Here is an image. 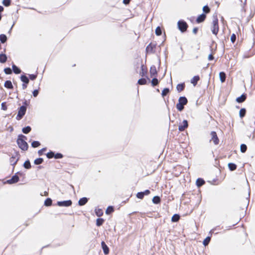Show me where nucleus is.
<instances>
[{"label": "nucleus", "instance_id": "nucleus-1", "mask_svg": "<svg viewBox=\"0 0 255 255\" xmlns=\"http://www.w3.org/2000/svg\"><path fill=\"white\" fill-rule=\"evenodd\" d=\"M26 137L22 134L19 135L17 139V143L19 147L22 150H27L28 149V144L25 141Z\"/></svg>", "mask_w": 255, "mask_h": 255}, {"label": "nucleus", "instance_id": "nucleus-2", "mask_svg": "<svg viewBox=\"0 0 255 255\" xmlns=\"http://www.w3.org/2000/svg\"><path fill=\"white\" fill-rule=\"evenodd\" d=\"M178 103L176 105V108L179 111H182L184 109V106L187 103V99L185 97H181L178 100Z\"/></svg>", "mask_w": 255, "mask_h": 255}, {"label": "nucleus", "instance_id": "nucleus-3", "mask_svg": "<svg viewBox=\"0 0 255 255\" xmlns=\"http://www.w3.org/2000/svg\"><path fill=\"white\" fill-rule=\"evenodd\" d=\"M211 29L213 34L216 35L218 34L219 31V25L218 19L216 16L214 17Z\"/></svg>", "mask_w": 255, "mask_h": 255}, {"label": "nucleus", "instance_id": "nucleus-4", "mask_svg": "<svg viewBox=\"0 0 255 255\" xmlns=\"http://www.w3.org/2000/svg\"><path fill=\"white\" fill-rule=\"evenodd\" d=\"M177 25L179 29L182 32H184L186 31L188 27V25L185 21L183 20H179L177 23Z\"/></svg>", "mask_w": 255, "mask_h": 255}, {"label": "nucleus", "instance_id": "nucleus-5", "mask_svg": "<svg viewBox=\"0 0 255 255\" xmlns=\"http://www.w3.org/2000/svg\"><path fill=\"white\" fill-rule=\"evenodd\" d=\"M26 107L25 106H22L21 107H20V108L19 109V110L18 112V114L16 118V119L17 120H21L22 118V117H23V116L25 115V114L26 113Z\"/></svg>", "mask_w": 255, "mask_h": 255}, {"label": "nucleus", "instance_id": "nucleus-6", "mask_svg": "<svg viewBox=\"0 0 255 255\" xmlns=\"http://www.w3.org/2000/svg\"><path fill=\"white\" fill-rule=\"evenodd\" d=\"M211 139L210 141L213 140L215 144H218L219 143V140L217 136V133L215 131H212L211 132Z\"/></svg>", "mask_w": 255, "mask_h": 255}, {"label": "nucleus", "instance_id": "nucleus-7", "mask_svg": "<svg viewBox=\"0 0 255 255\" xmlns=\"http://www.w3.org/2000/svg\"><path fill=\"white\" fill-rule=\"evenodd\" d=\"M72 201L70 200L63 201H58L57 202V205L59 206H64V207H69L72 205Z\"/></svg>", "mask_w": 255, "mask_h": 255}, {"label": "nucleus", "instance_id": "nucleus-8", "mask_svg": "<svg viewBox=\"0 0 255 255\" xmlns=\"http://www.w3.org/2000/svg\"><path fill=\"white\" fill-rule=\"evenodd\" d=\"M18 180H19V177L17 175H15L13 176L11 179L7 180V183H8V184H13V183L17 182Z\"/></svg>", "mask_w": 255, "mask_h": 255}, {"label": "nucleus", "instance_id": "nucleus-9", "mask_svg": "<svg viewBox=\"0 0 255 255\" xmlns=\"http://www.w3.org/2000/svg\"><path fill=\"white\" fill-rule=\"evenodd\" d=\"M188 127V122L186 120H184L183 125L179 126L178 129L180 131H183L186 128Z\"/></svg>", "mask_w": 255, "mask_h": 255}, {"label": "nucleus", "instance_id": "nucleus-10", "mask_svg": "<svg viewBox=\"0 0 255 255\" xmlns=\"http://www.w3.org/2000/svg\"><path fill=\"white\" fill-rule=\"evenodd\" d=\"M18 160V158L17 156L16 155L15 156H12L10 158V163L12 165H14L17 163Z\"/></svg>", "mask_w": 255, "mask_h": 255}, {"label": "nucleus", "instance_id": "nucleus-11", "mask_svg": "<svg viewBox=\"0 0 255 255\" xmlns=\"http://www.w3.org/2000/svg\"><path fill=\"white\" fill-rule=\"evenodd\" d=\"M101 245L102 247V249L103 250L104 253L105 255H107L109 253V250L108 246L106 245L104 242H102L101 243Z\"/></svg>", "mask_w": 255, "mask_h": 255}, {"label": "nucleus", "instance_id": "nucleus-12", "mask_svg": "<svg viewBox=\"0 0 255 255\" xmlns=\"http://www.w3.org/2000/svg\"><path fill=\"white\" fill-rule=\"evenodd\" d=\"M206 15L204 13H202L200 14L199 16H198L196 19V21L197 23H201L204 21V20L206 18Z\"/></svg>", "mask_w": 255, "mask_h": 255}, {"label": "nucleus", "instance_id": "nucleus-13", "mask_svg": "<svg viewBox=\"0 0 255 255\" xmlns=\"http://www.w3.org/2000/svg\"><path fill=\"white\" fill-rule=\"evenodd\" d=\"M200 80V77L198 76H194L191 80V83L195 86L196 85L198 81Z\"/></svg>", "mask_w": 255, "mask_h": 255}, {"label": "nucleus", "instance_id": "nucleus-14", "mask_svg": "<svg viewBox=\"0 0 255 255\" xmlns=\"http://www.w3.org/2000/svg\"><path fill=\"white\" fill-rule=\"evenodd\" d=\"M246 99V95L245 94L242 95L240 97H238L236 99V101L238 103H242Z\"/></svg>", "mask_w": 255, "mask_h": 255}, {"label": "nucleus", "instance_id": "nucleus-15", "mask_svg": "<svg viewBox=\"0 0 255 255\" xmlns=\"http://www.w3.org/2000/svg\"><path fill=\"white\" fill-rule=\"evenodd\" d=\"M88 202V199L86 197H83L81 198L79 201L78 203L80 206H83L86 204V203Z\"/></svg>", "mask_w": 255, "mask_h": 255}, {"label": "nucleus", "instance_id": "nucleus-16", "mask_svg": "<svg viewBox=\"0 0 255 255\" xmlns=\"http://www.w3.org/2000/svg\"><path fill=\"white\" fill-rule=\"evenodd\" d=\"M156 69L155 66H152L150 69V73L151 77L155 76L156 74Z\"/></svg>", "mask_w": 255, "mask_h": 255}, {"label": "nucleus", "instance_id": "nucleus-17", "mask_svg": "<svg viewBox=\"0 0 255 255\" xmlns=\"http://www.w3.org/2000/svg\"><path fill=\"white\" fill-rule=\"evenodd\" d=\"M7 56L5 54L1 53L0 54V62L4 63L6 61Z\"/></svg>", "mask_w": 255, "mask_h": 255}, {"label": "nucleus", "instance_id": "nucleus-18", "mask_svg": "<svg viewBox=\"0 0 255 255\" xmlns=\"http://www.w3.org/2000/svg\"><path fill=\"white\" fill-rule=\"evenodd\" d=\"M219 77L220 81H221L222 83H223L225 81L226 76L224 72H221L219 73Z\"/></svg>", "mask_w": 255, "mask_h": 255}, {"label": "nucleus", "instance_id": "nucleus-19", "mask_svg": "<svg viewBox=\"0 0 255 255\" xmlns=\"http://www.w3.org/2000/svg\"><path fill=\"white\" fill-rule=\"evenodd\" d=\"M4 87L8 89H12L13 86L10 81H6L4 83Z\"/></svg>", "mask_w": 255, "mask_h": 255}, {"label": "nucleus", "instance_id": "nucleus-20", "mask_svg": "<svg viewBox=\"0 0 255 255\" xmlns=\"http://www.w3.org/2000/svg\"><path fill=\"white\" fill-rule=\"evenodd\" d=\"M12 68L14 73L17 74L21 72V70L14 64L12 65Z\"/></svg>", "mask_w": 255, "mask_h": 255}, {"label": "nucleus", "instance_id": "nucleus-21", "mask_svg": "<svg viewBox=\"0 0 255 255\" xmlns=\"http://www.w3.org/2000/svg\"><path fill=\"white\" fill-rule=\"evenodd\" d=\"M228 167L230 170L234 171L236 169L237 165L233 163H229L228 164Z\"/></svg>", "mask_w": 255, "mask_h": 255}, {"label": "nucleus", "instance_id": "nucleus-22", "mask_svg": "<svg viewBox=\"0 0 255 255\" xmlns=\"http://www.w3.org/2000/svg\"><path fill=\"white\" fill-rule=\"evenodd\" d=\"M7 40V37L5 34H1L0 35V41L1 43H4Z\"/></svg>", "mask_w": 255, "mask_h": 255}, {"label": "nucleus", "instance_id": "nucleus-23", "mask_svg": "<svg viewBox=\"0 0 255 255\" xmlns=\"http://www.w3.org/2000/svg\"><path fill=\"white\" fill-rule=\"evenodd\" d=\"M20 79L25 84H28L29 81L28 78L25 75H21Z\"/></svg>", "mask_w": 255, "mask_h": 255}, {"label": "nucleus", "instance_id": "nucleus-24", "mask_svg": "<svg viewBox=\"0 0 255 255\" xmlns=\"http://www.w3.org/2000/svg\"><path fill=\"white\" fill-rule=\"evenodd\" d=\"M205 183V181L202 179H200V178H198L197 180H196V184H197V186L198 187H200V186H201L202 185H203Z\"/></svg>", "mask_w": 255, "mask_h": 255}, {"label": "nucleus", "instance_id": "nucleus-25", "mask_svg": "<svg viewBox=\"0 0 255 255\" xmlns=\"http://www.w3.org/2000/svg\"><path fill=\"white\" fill-rule=\"evenodd\" d=\"M184 88V84H179L177 85L176 87L177 90L178 92H181L183 90Z\"/></svg>", "mask_w": 255, "mask_h": 255}, {"label": "nucleus", "instance_id": "nucleus-26", "mask_svg": "<svg viewBox=\"0 0 255 255\" xmlns=\"http://www.w3.org/2000/svg\"><path fill=\"white\" fill-rule=\"evenodd\" d=\"M95 213L97 216L100 217V216H102V215L103 214V212L102 209H95Z\"/></svg>", "mask_w": 255, "mask_h": 255}, {"label": "nucleus", "instance_id": "nucleus-27", "mask_svg": "<svg viewBox=\"0 0 255 255\" xmlns=\"http://www.w3.org/2000/svg\"><path fill=\"white\" fill-rule=\"evenodd\" d=\"M180 219V216L177 214L174 215L171 218V221L173 222H177Z\"/></svg>", "mask_w": 255, "mask_h": 255}, {"label": "nucleus", "instance_id": "nucleus-28", "mask_svg": "<svg viewBox=\"0 0 255 255\" xmlns=\"http://www.w3.org/2000/svg\"><path fill=\"white\" fill-rule=\"evenodd\" d=\"M22 132L24 133L27 134L29 133L31 130V128L29 126H27L22 128Z\"/></svg>", "mask_w": 255, "mask_h": 255}, {"label": "nucleus", "instance_id": "nucleus-29", "mask_svg": "<svg viewBox=\"0 0 255 255\" xmlns=\"http://www.w3.org/2000/svg\"><path fill=\"white\" fill-rule=\"evenodd\" d=\"M152 202L154 204H158L160 202V199L158 196H154L152 199Z\"/></svg>", "mask_w": 255, "mask_h": 255}, {"label": "nucleus", "instance_id": "nucleus-30", "mask_svg": "<svg viewBox=\"0 0 255 255\" xmlns=\"http://www.w3.org/2000/svg\"><path fill=\"white\" fill-rule=\"evenodd\" d=\"M104 219H102V218H98L96 220V225L97 226H101L103 223H104Z\"/></svg>", "mask_w": 255, "mask_h": 255}, {"label": "nucleus", "instance_id": "nucleus-31", "mask_svg": "<svg viewBox=\"0 0 255 255\" xmlns=\"http://www.w3.org/2000/svg\"><path fill=\"white\" fill-rule=\"evenodd\" d=\"M24 167L26 169H29L31 167V164L29 160H26L23 164Z\"/></svg>", "mask_w": 255, "mask_h": 255}, {"label": "nucleus", "instance_id": "nucleus-32", "mask_svg": "<svg viewBox=\"0 0 255 255\" xmlns=\"http://www.w3.org/2000/svg\"><path fill=\"white\" fill-rule=\"evenodd\" d=\"M52 201L50 198H47L44 202V205L46 206H50L52 204Z\"/></svg>", "mask_w": 255, "mask_h": 255}, {"label": "nucleus", "instance_id": "nucleus-33", "mask_svg": "<svg viewBox=\"0 0 255 255\" xmlns=\"http://www.w3.org/2000/svg\"><path fill=\"white\" fill-rule=\"evenodd\" d=\"M211 240V237H207L204 241H203V245L205 246H207L210 241Z\"/></svg>", "mask_w": 255, "mask_h": 255}, {"label": "nucleus", "instance_id": "nucleus-34", "mask_svg": "<svg viewBox=\"0 0 255 255\" xmlns=\"http://www.w3.org/2000/svg\"><path fill=\"white\" fill-rule=\"evenodd\" d=\"M247 149V145L245 144H242L240 146L241 151L244 153L246 151Z\"/></svg>", "mask_w": 255, "mask_h": 255}, {"label": "nucleus", "instance_id": "nucleus-35", "mask_svg": "<svg viewBox=\"0 0 255 255\" xmlns=\"http://www.w3.org/2000/svg\"><path fill=\"white\" fill-rule=\"evenodd\" d=\"M246 112V110L244 108L241 109L240 110L239 114H240V116L241 118H242L243 117H244L245 116Z\"/></svg>", "mask_w": 255, "mask_h": 255}, {"label": "nucleus", "instance_id": "nucleus-36", "mask_svg": "<svg viewBox=\"0 0 255 255\" xmlns=\"http://www.w3.org/2000/svg\"><path fill=\"white\" fill-rule=\"evenodd\" d=\"M43 160L42 158H38L34 160V164L36 165H39L42 163Z\"/></svg>", "mask_w": 255, "mask_h": 255}, {"label": "nucleus", "instance_id": "nucleus-37", "mask_svg": "<svg viewBox=\"0 0 255 255\" xmlns=\"http://www.w3.org/2000/svg\"><path fill=\"white\" fill-rule=\"evenodd\" d=\"M2 3L5 6H8L10 5L11 3V0H3Z\"/></svg>", "mask_w": 255, "mask_h": 255}, {"label": "nucleus", "instance_id": "nucleus-38", "mask_svg": "<svg viewBox=\"0 0 255 255\" xmlns=\"http://www.w3.org/2000/svg\"><path fill=\"white\" fill-rule=\"evenodd\" d=\"M114 211V208L112 206H109L108 207V208L107 209L106 211V213L107 214H109L111 213H112Z\"/></svg>", "mask_w": 255, "mask_h": 255}, {"label": "nucleus", "instance_id": "nucleus-39", "mask_svg": "<svg viewBox=\"0 0 255 255\" xmlns=\"http://www.w3.org/2000/svg\"><path fill=\"white\" fill-rule=\"evenodd\" d=\"M169 92V89L168 88H164L162 91V96L163 97L165 96Z\"/></svg>", "mask_w": 255, "mask_h": 255}, {"label": "nucleus", "instance_id": "nucleus-40", "mask_svg": "<svg viewBox=\"0 0 255 255\" xmlns=\"http://www.w3.org/2000/svg\"><path fill=\"white\" fill-rule=\"evenodd\" d=\"M146 83V80L144 78H141L138 80V83L139 85H144Z\"/></svg>", "mask_w": 255, "mask_h": 255}, {"label": "nucleus", "instance_id": "nucleus-41", "mask_svg": "<svg viewBox=\"0 0 255 255\" xmlns=\"http://www.w3.org/2000/svg\"><path fill=\"white\" fill-rule=\"evenodd\" d=\"M40 142L37 141H34L32 142L31 145L33 147H37L40 145Z\"/></svg>", "mask_w": 255, "mask_h": 255}, {"label": "nucleus", "instance_id": "nucleus-42", "mask_svg": "<svg viewBox=\"0 0 255 255\" xmlns=\"http://www.w3.org/2000/svg\"><path fill=\"white\" fill-rule=\"evenodd\" d=\"M162 31L160 27H157L155 29V34L159 36L161 34Z\"/></svg>", "mask_w": 255, "mask_h": 255}, {"label": "nucleus", "instance_id": "nucleus-43", "mask_svg": "<svg viewBox=\"0 0 255 255\" xmlns=\"http://www.w3.org/2000/svg\"><path fill=\"white\" fill-rule=\"evenodd\" d=\"M4 72L6 74H11L12 70L10 68H6L4 69Z\"/></svg>", "mask_w": 255, "mask_h": 255}, {"label": "nucleus", "instance_id": "nucleus-44", "mask_svg": "<svg viewBox=\"0 0 255 255\" xmlns=\"http://www.w3.org/2000/svg\"><path fill=\"white\" fill-rule=\"evenodd\" d=\"M154 46L152 44H149L147 47H146V50L147 52H149V51H151L152 50V48L153 47H154Z\"/></svg>", "mask_w": 255, "mask_h": 255}, {"label": "nucleus", "instance_id": "nucleus-45", "mask_svg": "<svg viewBox=\"0 0 255 255\" xmlns=\"http://www.w3.org/2000/svg\"><path fill=\"white\" fill-rule=\"evenodd\" d=\"M46 156L48 158H51L54 157V153L52 151H50L47 153Z\"/></svg>", "mask_w": 255, "mask_h": 255}, {"label": "nucleus", "instance_id": "nucleus-46", "mask_svg": "<svg viewBox=\"0 0 255 255\" xmlns=\"http://www.w3.org/2000/svg\"><path fill=\"white\" fill-rule=\"evenodd\" d=\"M203 10L206 13H208L210 12V9L207 5L204 6L203 7Z\"/></svg>", "mask_w": 255, "mask_h": 255}, {"label": "nucleus", "instance_id": "nucleus-47", "mask_svg": "<svg viewBox=\"0 0 255 255\" xmlns=\"http://www.w3.org/2000/svg\"><path fill=\"white\" fill-rule=\"evenodd\" d=\"M152 85L153 86H156L158 83V81L156 78H153L151 81Z\"/></svg>", "mask_w": 255, "mask_h": 255}, {"label": "nucleus", "instance_id": "nucleus-48", "mask_svg": "<svg viewBox=\"0 0 255 255\" xmlns=\"http://www.w3.org/2000/svg\"><path fill=\"white\" fill-rule=\"evenodd\" d=\"M136 197H137V198H138L139 199H142L144 197L143 192H138L137 194H136Z\"/></svg>", "mask_w": 255, "mask_h": 255}, {"label": "nucleus", "instance_id": "nucleus-49", "mask_svg": "<svg viewBox=\"0 0 255 255\" xmlns=\"http://www.w3.org/2000/svg\"><path fill=\"white\" fill-rule=\"evenodd\" d=\"M54 157L56 159H59V158H61L63 157V155L61 153H56V154H54Z\"/></svg>", "mask_w": 255, "mask_h": 255}, {"label": "nucleus", "instance_id": "nucleus-50", "mask_svg": "<svg viewBox=\"0 0 255 255\" xmlns=\"http://www.w3.org/2000/svg\"><path fill=\"white\" fill-rule=\"evenodd\" d=\"M236 36L235 34H233L231 36V41L234 43L235 40H236Z\"/></svg>", "mask_w": 255, "mask_h": 255}, {"label": "nucleus", "instance_id": "nucleus-51", "mask_svg": "<svg viewBox=\"0 0 255 255\" xmlns=\"http://www.w3.org/2000/svg\"><path fill=\"white\" fill-rule=\"evenodd\" d=\"M37 77L36 75L30 74L29 75V78L31 80H34Z\"/></svg>", "mask_w": 255, "mask_h": 255}, {"label": "nucleus", "instance_id": "nucleus-52", "mask_svg": "<svg viewBox=\"0 0 255 255\" xmlns=\"http://www.w3.org/2000/svg\"><path fill=\"white\" fill-rule=\"evenodd\" d=\"M46 149V148H43L42 149H41V150H39L38 152V154L39 155H41L43 153V152L45 151Z\"/></svg>", "mask_w": 255, "mask_h": 255}, {"label": "nucleus", "instance_id": "nucleus-53", "mask_svg": "<svg viewBox=\"0 0 255 255\" xmlns=\"http://www.w3.org/2000/svg\"><path fill=\"white\" fill-rule=\"evenodd\" d=\"M38 90H35L33 91V95L34 97H36L38 94Z\"/></svg>", "mask_w": 255, "mask_h": 255}, {"label": "nucleus", "instance_id": "nucleus-54", "mask_svg": "<svg viewBox=\"0 0 255 255\" xmlns=\"http://www.w3.org/2000/svg\"><path fill=\"white\" fill-rule=\"evenodd\" d=\"M143 193L144 196V195H147L150 194V192L149 190H146L144 192H142Z\"/></svg>", "mask_w": 255, "mask_h": 255}, {"label": "nucleus", "instance_id": "nucleus-55", "mask_svg": "<svg viewBox=\"0 0 255 255\" xmlns=\"http://www.w3.org/2000/svg\"><path fill=\"white\" fill-rule=\"evenodd\" d=\"M198 30V28L197 27H194L193 29V33L195 34H196L197 33V31Z\"/></svg>", "mask_w": 255, "mask_h": 255}, {"label": "nucleus", "instance_id": "nucleus-56", "mask_svg": "<svg viewBox=\"0 0 255 255\" xmlns=\"http://www.w3.org/2000/svg\"><path fill=\"white\" fill-rule=\"evenodd\" d=\"M1 109L2 110H6V106H5V105L4 103H2L1 104Z\"/></svg>", "mask_w": 255, "mask_h": 255}, {"label": "nucleus", "instance_id": "nucleus-57", "mask_svg": "<svg viewBox=\"0 0 255 255\" xmlns=\"http://www.w3.org/2000/svg\"><path fill=\"white\" fill-rule=\"evenodd\" d=\"M130 0H123V3L128 4L129 3Z\"/></svg>", "mask_w": 255, "mask_h": 255}, {"label": "nucleus", "instance_id": "nucleus-58", "mask_svg": "<svg viewBox=\"0 0 255 255\" xmlns=\"http://www.w3.org/2000/svg\"><path fill=\"white\" fill-rule=\"evenodd\" d=\"M214 59V57L212 55V54H210L209 56H208V60H212Z\"/></svg>", "mask_w": 255, "mask_h": 255}, {"label": "nucleus", "instance_id": "nucleus-59", "mask_svg": "<svg viewBox=\"0 0 255 255\" xmlns=\"http://www.w3.org/2000/svg\"><path fill=\"white\" fill-rule=\"evenodd\" d=\"M26 84H25V83L22 84V87L23 89H25V88H26V87H27Z\"/></svg>", "mask_w": 255, "mask_h": 255}, {"label": "nucleus", "instance_id": "nucleus-60", "mask_svg": "<svg viewBox=\"0 0 255 255\" xmlns=\"http://www.w3.org/2000/svg\"><path fill=\"white\" fill-rule=\"evenodd\" d=\"M3 7L2 6L0 5V14H1V12L3 11Z\"/></svg>", "mask_w": 255, "mask_h": 255}, {"label": "nucleus", "instance_id": "nucleus-61", "mask_svg": "<svg viewBox=\"0 0 255 255\" xmlns=\"http://www.w3.org/2000/svg\"><path fill=\"white\" fill-rule=\"evenodd\" d=\"M210 233L211 234V233H213V230H211V231H210Z\"/></svg>", "mask_w": 255, "mask_h": 255}]
</instances>
